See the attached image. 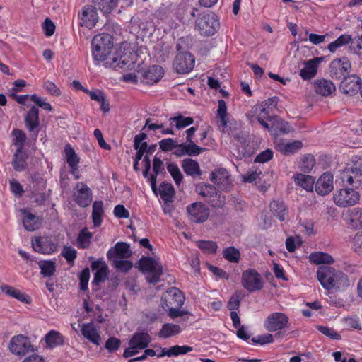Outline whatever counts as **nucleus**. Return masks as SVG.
Segmentation results:
<instances>
[{
  "label": "nucleus",
  "mask_w": 362,
  "mask_h": 362,
  "mask_svg": "<svg viewBox=\"0 0 362 362\" xmlns=\"http://www.w3.org/2000/svg\"><path fill=\"white\" fill-rule=\"evenodd\" d=\"M92 55L97 62H105L107 66L122 68L129 64L127 57H121L119 62L112 54V37L107 33L95 35L92 40Z\"/></svg>",
  "instance_id": "1"
},
{
  "label": "nucleus",
  "mask_w": 362,
  "mask_h": 362,
  "mask_svg": "<svg viewBox=\"0 0 362 362\" xmlns=\"http://www.w3.org/2000/svg\"><path fill=\"white\" fill-rule=\"evenodd\" d=\"M317 278L326 290H339L349 286L348 276L330 267H320L317 272Z\"/></svg>",
  "instance_id": "2"
},
{
  "label": "nucleus",
  "mask_w": 362,
  "mask_h": 362,
  "mask_svg": "<svg viewBox=\"0 0 362 362\" xmlns=\"http://www.w3.org/2000/svg\"><path fill=\"white\" fill-rule=\"evenodd\" d=\"M136 267L146 275V281L151 284L158 283L163 274V266L159 258L142 257Z\"/></svg>",
  "instance_id": "3"
},
{
  "label": "nucleus",
  "mask_w": 362,
  "mask_h": 362,
  "mask_svg": "<svg viewBox=\"0 0 362 362\" xmlns=\"http://www.w3.org/2000/svg\"><path fill=\"white\" fill-rule=\"evenodd\" d=\"M195 27L202 35H213L219 28V22L214 13H206L197 19Z\"/></svg>",
  "instance_id": "4"
},
{
  "label": "nucleus",
  "mask_w": 362,
  "mask_h": 362,
  "mask_svg": "<svg viewBox=\"0 0 362 362\" xmlns=\"http://www.w3.org/2000/svg\"><path fill=\"white\" fill-rule=\"evenodd\" d=\"M279 99L277 97L268 98L260 104L255 105L246 115L251 122H253L255 117H263V118H272V115L276 108Z\"/></svg>",
  "instance_id": "5"
},
{
  "label": "nucleus",
  "mask_w": 362,
  "mask_h": 362,
  "mask_svg": "<svg viewBox=\"0 0 362 362\" xmlns=\"http://www.w3.org/2000/svg\"><path fill=\"white\" fill-rule=\"evenodd\" d=\"M360 199L357 191L351 188H342L333 194V201L339 207H349L356 204Z\"/></svg>",
  "instance_id": "6"
},
{
  "label": "nucleus",
  "mask_w": 362,
  "mask_h": 362,
  "mask_svg": "<svg viewBox=\"0 0 362 362\" xmlns=\"http://www.w3.org/2000/svg\"><path fill=\"white\" fill-rule=\"evenodd\" d=\"M241 284L248 292L252 293L261 290L264 286V279L256 270L248 269L242 273Z\"/></svg>",
  "instance_id": "7"
},
{
  "label": "nucleus",
  "mask_w": 362,
  "mask_h": 362,
  "mask_svg": "<svg viewBox=\"0 0 362 362\" xmlns=\"http://www.w3.org/2000/svg\"><path fill=\"white\" fill-rule=\"evenodd\" d=\"M151 341V337L148 333H135L129 340V347L124 351V357L129 358L136 355L139 350L146 349Z\"/></svg>",
  "instance_id": "8"
},
{
  "label": "nucleus",
  "mask_w": 362,
  "mask_h": 362,
  "mask_svg": "<svg viewBox=\"0 0 362 362\" xmlns=\"http://www.w3.org/2000/svg\"><path fill=\"white\" fill-rule=\"evenodd\" d=\"M340 177L344 184L358 187L362 184V166L349 163L341 173Z\"/></svg>",
  "instance_id": "9"
},
{
  "label": "nucleus",
  "mask_w": 362,
  "mask_h": 362,
  "mask_svg": "<svg viewBox=\"0 0 362 362\" xmlns=\"http://www.w3.org/2000/svg\"><path fill=\"white\" fill-rule=\"evenodd\" d=\"M288 317L284 313L274 312L270 313L264 322V327L270 332L280 331L287 328Z\"/></svg>",
  "instance_id": "10"
},
{
  "label": "nucleus",
  "mask_w": 362,
  "mask_h": 362,
  "mask_svg": "<svg viewBox=\"0 0 362 362\" xmlns=\"http://www.w3.org/2000/svg\"><path fill=\"white\" fill-rule=\"evenodd\" d=\"M195 58L188 52H179L174 60L173 67L178 74L189 73L194 67Z\"/></svg>",
  "instance_id": "11"
},
{
  "label": "nucleus",
  "mask_w": 362,
  "mask_h": 362,
  "mask_svg": "<svg viewBox=\"0 0 362 362\" xmlns=\"http://www.w3.org/2000/svg\"><path fill=\"white\" fill-rule=\"evenodd\" d=\"M351 67V62L347 58L335 59L329 66L330 75L338 80L346 79Z\"/></svg>",
  "instance_id": "12"
},
{
  "label": "nucleus",
  "mask_w": 362,
  "mask_h": 362,
  "mask_svg": "<svg viewBox=\"0 0 362 362\" xmlns=\"http://www.w3.org/2000/svg\"><path fill=\"white\" fill-rule=\"evenodd\" d=\"M74 200L81 207L88 206L92 201L90 189L83 182H78L73 190Z\"/></svg>",
  "instance_id": "13"
},
{
  "label": "nucleus",
  "mask_w": 362,
  "mask_h": 362,
  "mask_svg": "<svg viewBox=\"0 0 362 362\" xmlns=\"http://www.w3.org/2000/svg\"><path fill=\"white\" fill-rule=\"evenodd\" d=\"M32 247L35 251L50 255L57 250V245L54 243L52 238L47 236L36 237L32 240Z\"/></svg>",
  "instance_id": "14"
},
{
  "label": "nucleus",
  "mask_w": 362,
  "mask_h": 362,
  "mask_svg": "<svg viewBox=\"0 0 362 362\" xmlns=\"http://www.w3.org/2000/svg\"><path fill=\"white\" fill-rule=\"evenodd\" d=\"M31 348L29 339L23 334L12 337L9 343L10 351L16 355H24Z\"/></svg>",
  "instance_id": "15"
},
{
  "label": "nucleus",
  "mask_w": 362,
  "mask_h": 362,
  "mask_svg": "<svg viewBox=\"0 0 362 362\" xmlns=\"http://www.w3.org/2000/svg\"><path fill=\"white\" fill-rule=\"evenodd\" d=\"M189 218L194 223H203L209 216L208 209L201 202H194L187 206Z\"/></svg>",
  "instance_id": "16"
},
{
  "label": "nucleus",
  "mask_w": 362,
  "mask_h": 362,
  "mask_svg": "<svg viewBox=\"0 0 362 362\" xmlns=\"http://www.w3.org/2000/svg\"><path fill=\"white\" fill-rule=\"evenodd\" d=\"M185 297L182 292L177 288H171L165 292L161 298V305H172L174 306H182L184 304Z\"/></svg>",
  "instance_id": "17"
},
{
  "label": "nucleus",
  "mask_w": 362,
  "mask_h": 362,
  "mask_svg": "<svg viewBox=\"0 0 362 362\" xmlns=\"http://www.w3.org/2000/svg\"><path fill=\"white\" fill-rule=\"evenodd\" d=\"M205 150V148L199 146L193 141H185L179 144L177 149L175 151L174 154L178 157L185 155L189 156H197Z\"/></svg>",
  "instance_id": "18"
},
{
  "label": "nucleus",
  "mask_w": 362,
  "mask_h": 362,
  "mask_svg": "<svg viewBox=\"0 0 362 362\" xmlns=\"http://www.w3.org/2000/svg\"><path fill=\"white\" fill-rule=\"evenodd\" d=\"M333 175L330 173H323L315 182V189L319 195H326L333 190Z\"/></svg>",
  "instance_id": "19"
},
{
  "label": "nucleus",
  "mask_w": 362,
  "mask_h": 362,
  "mask_svg": "<svg viewBox=\"0 0 362 362\" xmlns=\"http://www.w3.org/2000/svg\"><path fill=\"white\" fill-rule=\"evenodd\" d=\"M323 57H314L304 62V66L300 69L299 75L304 80L314 78L317 71L319 64L323 61Z\"/></svg>",
  "instance_id": "20"
},
{
  "label": "nucleus",
  "mask_w": 362,
  "mask_h": 362,
  "mask_svg": "<svg viewBox=\"0 0 362 362\" xmlns=\"http://www.w3.org/2000/svg\"><path fill=\"white\" fill-rule=\"evenodd\" d=\"M211 181L221 189L226 190L231 185L229 173L225 168H218L211 174Z\"/></svg>",
  "instance_id": "21"
},
{
  "label": "nucleus",
  "mask_w": 362,
  "mask_h": 362,
  "mask_svg": "<svg viewBox=\"0 0 362 362\" xmlns=\"http://www.w3.org/2000/svg\"><path fill=\"white\" fill-rule=\"evenodd\" d=\"M192 350V347L189 346H179L175 345L169 349L167 348H159L156 351V356L158 358H162L164 356L172 357L177 356L180 354H185Z\"/></svg>",
  "instance_id": "22"
},
{
  "label": "nucleus",
  "mask_w": 362,
  "mask_h": 362,
  "mask_svg": "<svg viewBox=\"0 0 362 362\" xmlns=\"http://www.w3.org/2000/svg\"><path fill=\"white\" fill-rule=\"evenodd\" d=\"M91 267L96 272L94 274L93 284H98L104 282L108 276V266L103 260H96L92 262Z\"/></svg>",
  "instance_id": "23"
},
{
  "label": "nucleus",
  "mask_w": 362,
  "mask_h": 362,
  "mask_svg": "<svg viewBox=\"0 0 362 362\" xmlns=\"http://www.w3.org/2000/svg\"><path fill=\"white\" fill-rule=\"evenodd\" d=\"M132 252L129 249V245L123 242L116 243L113 248L108 250L107 257L109 259L117 257L119 259H124L131 257Z\"/></svg>",
  "instance_id": "24"
},
{
  "label": "nucleus",
  "mask_w": 362,
  "mask_h": 362,
  "mask_svg": "<svg viewBox=\"0 0 362 362\" xmlns=\"http://www.w3.org/2000/svg\"><path fill=\"white\" fill-rule=\"evenodd\" d=\"M82 21L88 28H93L98 22V16L96 8L90 5L86 6L82 11Z\"/></svg>",
  "instance_id": "25"
},
{
  "label": "nucleus",
  "mask_w": 362,
  "mask_h": 362,
  "mask_svg": "<svg viewBox=\"0 0 362 362\" xmlns=\"http://www.w3.org/2000/svg\"><path fill=\"white\" fill-rule=\"evenodd\" d=\"M314 88L317 94L325 97L330 95L336 90L335 85L331 81L325 78L316 80Z\"/></svg>",
  "instance_id": "26"
},
{
  "label": "nucleus",
  "mask_w": 362,
  "mask_h": 362,
  "mask_svg": "<svg viewBox=\"0 0 362 362\" xmlns=\"http://www.w3.org/2000/svg\"><path fill=\"white\" fill-rule=\"evenodd\" d=\"M163 69L160 66H152L144 73L142 82L146 84H153L163 77Z\"/></svg>",
  "instance_id": "27"
},
{
  "label": "nucleus",
  "mask_w": 362,
  "mask_h": 362,
  "mask_svg": "<svg viewBox=\"0 0 362 362\" xmlns=\"http://www.w3.org/2000/svg\"><path fill=\"white\" fill-rule=\"evenodd\" d=\"M344 92L347 94H354L362 90L361 79L357 76H351L344 79L342 82Z\"/></svg>",
  "instance_id": "28"
},
{
  "label": "nucleus",
  "mask_w": 362,
  "mask_h": 362,
  "mask_svg": "<svg viewBox=\"0 0 362 362\" xmlns=\"http://www.w3.org/2000/svg\"><path fill=\"white\" fill-rule=\"evenodd\" d=\"M25 123L30 132H34L40 125L38 108L32 106L25 117Z\"/></svg>",
  "instance_id": "29"
},
{
  "label": "nucleus",
  "mask_w": 362,
  "mask_h": 362,
  "mask_svg": "<svg viewBox=\"0 0 362 362\" xmlns=\"http://www.w3.org/2000/svg\"><path fill=\"white\" fill-rule=\"evenodd\" d=\"M21 212L23 214V226L26 230L33 231L40 228L41 222L37 216L26 209L21 210Z\"/></svg>",
  "instance_id": "30"
},
{
  "label": "nucleus",
  "mask_w": 362,
  "mask_h": 362,
  "mask_svg": "<svg viewBox=\"0 0 362 362\" xmlns=\"http://www.w3.org/2000/svg\"><path fill=\"white\" fill-rule=\"evenodd\" d=\"M81 333L83 336L95 345H99L101 341V337L95 328V327L90 323L84 324L81 327Z\"/></svg>",
  "instance_id": "31"
},
{
  "label": "nucleus",
  "mask_w": 362,
  "mask_h": 362,
  "mask_svg": "<svg viewBox=\"0 0 362 362\" xmlns=\"http://www.w3.org/2000/svg\"><path fill=\"white\" fill-rule=\"evenodd\" d=\"M269 208L273 215L279 221H285L288 217V209L282 201L274 200L270 203Z\"/></svg>",
  "instance_id": "32"
},
{
  "label": "nucleus",
  "mask_w": 362,
  "mask_h": 362,
  "mask_svg": "<svg viewBox=\"0 0 362 362\" xmlns=\"http://www.w3.org/2000/svg\"><path fill=\"white\" fill-rule=\"evenodd\" d=\"M181 166L184 172L192 177L199 176L202 171L198 162L192 158H185L182 161Z\"/></svg>",
  "instance_id": "33"
},
{
  "label": "nucleus",
  "mask_w": 362,
  "mask_h": 362,
  "mask_svg": "<svg viewBox=\"0 0 362 362\" xmlns=\"http://www.w3.org/2000/svg\"><path fill=\"white\" fill-rule=\"evenodd\" d=\"M28 153L25 151L16 150L13 154L12 165L16 171H23L27 167Z\"/></svg>",
  "instance_id": "34"
},
{
  "label": "nucleus",
  "mask_w": 362,
  "mask_h": 362,
  "mask_svg": "<svg viewBox=\"0 0 362 362\" xmlns=\"http://www.w3.org/2000/svg\"><path fill=\"white\" fill-rule=\"evenodd\" d=\"M182 329L179 325L165 323L160 329L158 335L160 338H170L180 334Z\"/></svg>",
  "instance_id": "35"
},
{
  "label": "nucleus",
  "mask_w": 362,
  "mask_h": 362,
  "mask_svg": "<svg viewBox=\"0 0 362 362\" xmlns=\"http://www.w3.org/2000/svg\"><path fill=\"white\" fill-rule=\"evenodd\" d=\"M295 183L305 189L306 191H312L315 183L314 178L308 175L298 173L293 176Z\"/></svg>",
  "instance_id": "36"
},
{
  "label": "nucleus",
  "mask_w": 362,
  "mask_h": 362,
  "mask_svg": "<svg viewBox=\"0 0 362 362\" xmlns=\"http://www.w3.org/2000/svg\"><path fill=\"white\" fill-rule=\"evenodd\" d=\"M194 122V119L191 117H184L181 114L170 117L169 119V125L171 127L175 126L177 129H184Z\"/></svg>",
  "instance_id": "37"
},
{
  "label": "nucleus",
  "mask_w": 362,
  "mask_h": 362,
  "mask_svg": "<svg viewBox=\"0 0 362 362\" xmlns=\"http://www.w3.org/2000/svg\"><path fill=\"white\" fill-rule=\"evenodd\" d=\"M45 342L49 348H54L64 344V337L56 330L49 331L45 337Z\"/></svg>",
  "instance_id": "38"
},
{
  "label": "nucleus",
  "mask_w": 362,
  "mask_h": 362,
  "mask_svg": "<svg viewBox=\"0 0 362 362\" xmlns=\"http://www.w3.org/2000/svg\"><path fill=\"white\" fill-rule=\"evenodd\" d=\"M40 274L44 277L52 276L56 271V262L53 260H40L37 262Z\"/></svg>",
  "instance_id": "39"
},
{
  "label": "nucleus",
  "mask_w": 362,
  "mask_h": 362,
  "mask_svg": "<svg viewBox=\"0 0 362 362\" xmlns=\"http://www.w3.org/2000/svg\"><path fill=\"white\" fill-rule=\"evenodd\" d=\"M309 260L315 264H332L334 262L333 257L326 252H314L310 254Z\"/></svg>",
  "instance_id": "40"
},
{
  "label": "nucleus",
  "mask_w": 362,
  "mask_h": 362,
  "mask_svg": "<svg viewBox=\"0 0 362 362\" xmlns=\"http://www.w3.org/2000/svg\"><path fill=\"white\" fill-rule=\"evenodd\" d=\"M349 43L352 44V37L351 35L345 33L341 35L336 40L329 43L327 49L330 52L334 53L339 48Z\"/></svg>",
  "instance_id": "41"
},
{
  "label": "nucleus",
  "mask_w": 362,
  "mask_h": 362,
  "mask_svg": "<svg viewBox=\"0 0 362 362\" xmlns=\"http://www.w3.org/2000/svg\"><path fill=\"white\" fill-rule=\"evenodd\" d=\"M348 218L353 228H362V208H354L347 212Z\"/></svg>",
  "instance_id": "42"
},
{
  "label": "nucleus",
  "mask_w": 362,
  "mask_h": 362,
  "mask_svg": "<svg viewBox=\"0 0 362 362\" xmlns=\"http://www.w3.org/2000/svg\"><path fill=\"white\" fill-rule=\"evenodd\" d=\"M104 214L103 202L95 201L93 204L92 219L95 227L100 226Z\"/></svg>",
  "instance_id": "43"
},
{
  "label": "nucleus",
  "mask_w": 362,
  "mask_h": 362,
  "mask_svg": "<svg viewBox=\"0 0 362 362\" xmlns=\"http://www.w3.org/2000/svg\"><path fill=\"white\" fill-rule=\"evenodd\" d=\"M196 192L209 201L211 197L216 194V189L211 185L206 183H199L196 186Z\"/></svg>",
  "instance_id": "44"
},
{
  "label": "nucleus",
  "mask_w": 362,
  "mask_h": 362,
  "mask_svg": "<svg viewBox=\"0 0 362 362\" xmlns=\"http://www.w3.org/2000/svg\"><path fill=\"white\" fill-rule=\"evenodd\" d=\"M2 292L8 296H12L20 301L28 303L29 302V296L21 291L16 289L11 286L4 285L1 286Z\"/></svg>",
  "instance_id": "45"
},
{
  "label": "nucleus",
  "mask_w": 362,
  "mask_h": 362,
  "mask_svg": "<svg viewBox=\"0 0 362 362\" xmlns=\"http://www.w3.org/2000/svg\"><path fill=\"white\" fill-rule=\"evenodd\" d=\"M159 192L162 199L165 202H172L175 194L173 186L167 182H163L159 187Z\"/></svg>",
  "instance_id": "46"
},
{
  "label": "nucleus",
  "mask_w": 362,
  "mask_h": 362,
  "mask_svg": "<svg viewBox=\"0 0 362 362\" xmlns=\"http://www.w3.org/2000/svg\"><path fill=\"white\" fill-rule=\"evenodd\" d=\"M12 141L13 145L16 146V150L24 151L23 147L26 141V135L21 129H15L11 132Z\"/></svg>",
  "instance_id": "47"
},
{
  "label": "nucleus",
  "mask_w": 362,
  "mask_h": 362,
  "mask_svg": "<svg viewBox=\"0 0 362 362\" xmlns=\"http://www.w3.org/2000/svg\"><path fill=\"white\" fill-rule=\"evenodd\" d=\"M64 153L66 162L69 167L78 166L80 158L76 153L74 149L70 144H66L64 147Z\"/></svg>",
  "instance_id": "48"
},
{
  "label": "nucleus",
  "mask_w": 362,
  "mask_h": 362,
  "mask_svg": "<svg viewBox=\"0 0 362 362\" xmlns=\"http://www.w3.org/2000/svg\"><path fill=\"white\" fill-rule=\"evenodd\" d=\"M196 245L202 252L207 254H215L218 249L216 243L212 240H198L196 242Z\"/></svg>",
  "instance_id": "49"
},
{
  "label": "nucleus",
  "mask_w": 362,
  "mask_h": 362,
  "mask_svg": "<svg viewBox=\"0 0 362 362\" xmlns=\"http://www.w3.org/2000/svg\"><path fill=\"white\" fill-rule=\"evenodd\" d=\"M217 115L221 119L222 126L226 127L229 122V118L227 112V105L223 100L218 101Z\"/></svg>",
  "instance_id": "50"
},
{
  "label": "nucleus",
  "mask_w": 362,
  "mask_h": 362,
  "mask_svg": "<svg viewBox=\"0 0 362 362\" xmlns=\"http://www.w3.org/2000/svg\"><path fill=\"white\" fill-rule=\"evenodd\" d=\"M223 257L230 262L238 263L240 259L239 250L234 247H226L223 250Z\"/></svg>",
  "instance_id": "51"
},
{
  "label": "nucleus",
  "mask_w": 362,
  "mask_h": 362,
  "mask_svg": "<svg viewBox=\"0 0 362 362\" xmlns=\"http://www.w3.org/2000/svg\"><path fill=\"white\" fill-rule=\"evenodd\" d=\"M92 236L93 234L90 232L87 231L86 229L82 230L77 238L78 247L83 249L88 247Z\"/></svg>",
  "instance_id": "52"
},
{
  "label": "nucleus",
  "mask_w": 362,
  "mask_h": 362,
  "mask_svg": "<svg viewBox=\"0 0 362 362\" xmlns=\"http://www.w3.org/2000/svg\"><path fill=\"white\" fill-rule=\"evenodd\" d=\"M315 164V159L311 155L305 156L300 163L299 168L304 173H310Z\"/></svg>",
  "instance_id": "53"
},
{
  "label": "nucleus",
  "mask_w": 362,
  "mask_h": 362,
  "mask_svg": "<svg viewBox=\"0 0 362 362\" xmlns=\"http://www.w3.org/2000/svg\"><path fill=\"white\" fill-rule=\"evenodd\" d=\"M112 265L119 271L122 272H127L132 268V263L129 260H124L115 257L111 259Z\"/></svg>",
  "instance_id": "54"
},
{
  "label": "nucleus",
  "mask_w": 362,
  "mask_h": 362,
  "mask_svg": "<svg viewBox=\"0 0 362 362\" xmlns=\"http://www.w3.org/2000/svg\"><path fill=\"white\" fill-rule=\"evenodd\" d=\"M168 171L170 173L177 185H180L183 179V175L175 163H170L167 166Z\"/></svg>",
  "instance_id": "55"
},
{
  "label": "nucleus",
  "mask_w": 362,
  "mask_h": 362,
  "mask_svg": "<svg viewBox=\"0 0 362 362\" xmlns=\"http://www.w3.org/2000/svg\"><path fill=\"white\" fill-rule=\"evenodd\" d=\"M317 329L331 339L340 340L341 339V337L339 333H337L334 329L329 327L317 325Z\"/></svg>",
  "instance_id": "56"
},
{
  "label": "nucleus",
  "mask_w": 362,
  "mask_h": 362,
  "mask_svg": "<svg viewBox=\"0 0 362 362\" xmlns=\"http://www.w3.org/2000/svg\"><path fill=\"white\" fill-rule=\"evenodd\" d=\"M117 5V0H100L98 2L99 9L104 13H110Z\"/></svg>",
  "instance_id": "57"
},
{
  "label": "nucleus",
  "mask_w": 362,
  "mask_h": 362,
  "mask_svg": "<svg viewBox=\"0 0 362 362\" xmlns=\"http://www.w3.org/2000/svg\"><path fill=\"white\" fill-rule=\"evenodd\" d=\"M178 146L177 141L170 138L163 139L159 141L160 148L165 152L176 150Z\"/></svg>",
  "instance_id": "58"
},
{
  "label": "nucleus",
  "mask_w": 362,
  "mask_h": 362,
  "mask_svg": "<svg viewBox=\"0 0 362 362\" xmlns=\"http://www.w3.org/2000/svg\"><path fill=\"white\" fill-rule=\"evenodd\" d=\"M303 146L301 141H294L293 142H288L283 145L281 147V150L285 153H294L300 150Z\"/></svg>",
  "instance_id": "59"
},
{
  "label": "nucleus",
  "mask_w": 362,
  "mask_h": 362,
  "mask_svg": "<svg viewBox=\"0 0 362 362\" xmlns=\"http://www.w3.org/2000/svg\"><path fill=\"white\" fill-rule=\"evenodd\" d=\"M182 306H174V307H172V305H166L165 306L163 305V309L168 312V315L171 317V318H176V317H181V316H183L186 312L184 311V310H180V308Z\"/></svg>",
  "instance_id": "60"
},
{
  "label": "nucleus",
  "mask_w": 362,
  "mask_h": 362,
  "mask_svg": "<svg viewBox=\"0 0 362 362\" xmlns=\"http://www.w3.org/2000/svg\"><path fill=\"white\" fill-rule=\"evenodd\" d=\"M262 174L260 170H257V169L252 168L248 170L245 174L242 175L243 180L245 182H253L256 181L259 175Z\"/></svg>",
  "instance_id": "61"
},
{
  "label": "nucleus",
  "mask_w": 362,
  "mask_h": 362,
  "mask_svg": "<svg viewBox=\"0 0 362 362\" xmlns=\"http://www.w3.org/2000/svg\"><path fill=\"white\" fill-rule=\"evenodd\" d=\"M350 50L359 57H362V35H358L352 40V45L349 47Z\"/></svg>",
  "instance_id": "62"
},
{
  "label": "nucleus",
  "mask_w": 362,
  "mask_h": 362,
  "mask_svg": "<svg viewBox=\"0 0 362 362\" xmlns=\"http://www.w3.org/2000/svg\"><path fill=\"white\" fill-rule=\"evenodd\" d=\"M76 250L70 246H65L62 251V255L68 262H74L76 258Z\"/></svg>",
  "instance_id": "63"
},
{
  "label": "nucleus",
  "mask_w": 362,
  "mask_h": 362,
  "mask_svg": "<svg viewBox=\"0 0 362 362\" xmlns=\"http://www.w3.org/2000/svg\"><path fill=\"white\" fill-rule=\"evenodd\" d=\"M208 202L211 205V206L215 208L222 207L225 204V197L223 196L220 192L216 191V194L211 197Z\"/></svg>",
  "instance_id": "64"
}]
</instances>
